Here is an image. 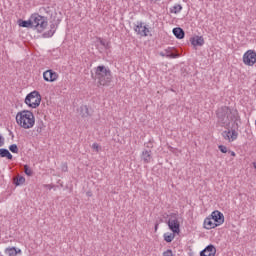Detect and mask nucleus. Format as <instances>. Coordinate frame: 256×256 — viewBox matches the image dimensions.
Instances as JSON below:
<instances>
[{
    "label": "nucleus",
    "instance_id": "obj_1",
    "mask_svg": "<svg viewBox=\"0 0 256 256\" xmlns=\"http://www.w3.org/2000/svg\"><path fill=\"white\" fill-rule=\"evenodd\" d=\"M216 117L220 127H231L232 129H239V112L237 109L230 108L229 106H222L217 109Z\"/></svg>",
    "mask_w": 256,
    "mask_h": 256
},
{
    "label": "nucleus",
    "instance_id": "obj_2",
    "mask_svg": "<svg viewBox=\"0 0 256 256\" xmlns=\"http://www.w3.org/2000/svg\"><path fill=\"white\" fill-rule=\"evenodd\" d=\"M95 79L97 81L98 87H109L111 81H113V75H111V70L105 66H97L95 68Z\"/></svg>",
    "mask_w": 256,
    "mask_h": 256
},
{
    "label": "nucleus",
    "instance_id": "obj_3",
    "mask_svg": "<svg viewBox=\"0 0 256 256\" xmlns=\"http://www.w3.org/2000/svg\"><path fill=\"white\" fill-rule=\"evenodd\" d=\"M16 122L22 129H32L35 125V115L29 110H23L17 113Z\"/></svg>",
    "mask_w": 256,
    "mask_h": 256
},
{
    "label": "nucleus",
    "instance_id": "obj_4",
    "mask_svg": "<svg viewBox=\"0 0 256 256\" xmlns=\"http://www.w3.org/2000/svg\"><path fill=\"white\" fill-rule=\"evenodd\" d=\"M31 23H32V28L37 29L39 33H43V31H45L48 25L47 18L39 14L31 15Z\"/></svg>",
    "mask_w": 256,
    "mask_h": 256
},
{
    "label": "nucleus",
    "instance_id": "obj_5",
    "mask_svg": "<svg viewBox=\"0 0 256 256\" xmlns=\"http://www.w3.org/2000/svg\"><path fill=\"white\" fill-rule=\"evenodd\" d=\"M25 103L28 105V107L37 109V107L41 105V94H39L37 91L31 92L26 96Z\"/></svg>",
    "mask_w": 256,
    "mask_h": 256
},
{
    "label": "nucleus",
    "instance_id": "obj_6",
    "mask_svg": "<svg viewBox=\"0 0 256 256\" xmlns=\"http://www.w3.org/2000/svg\"><path fill=\"white\" fill-rule=\"evenodd\" d=\"M168 227L171 229L172 233H180L181 224L179 223V215L177 213L170 214Z\"/></svg>",
    "mask_w": 256,
    "mask_h": 256
},
{
    "label": "nucleus",
    "instance_id": "obj_7",
    "mask_svg": "<svg viewBox=\"0 0 256 256\" xmlns=\"http://www.w3.org/2000/svg\"><path fill=\"white\" fill-rule=\"evenodd\" d=\"M225 128L228 130H225L224 132H222V137L225 139V141H229V143H233V141H235L239 136L236 130L238 128H233V126L225 127Z\"/></svg>",
    "mask_w": 256,
    "mask_h": 256
},
{
    "label": "nucleus",
    "instance_id": "obj_8",
    "mask_svg": "<svg viewBox=\"0 0 256 256\" xmlns=\"http://www.w3.org/2000/svg\"><path fill=\"white\" fill-rule=\"evenodd\" d=\"M134 31L137 35H140V37H149V35H151V30L143 22H137L134 26Z\"/></svg>",
    "mask_w": 256,
    "mask_h": 256
},
{
    "label": "nucleus",
    "instance_id": "obj_9",
    "mask_svg": "<svg viewBox=\"0 0 256 256\" xmlns=\"http://www.w3.org/2000/svg\"><path fill=\"white\" fill-rule=\"evenodd\" d=\"M243 63L245 65H249L250 67H253L256 63V52L254 50H248L243 55Z\"/></svg>",
    "mask_w": 256,
    "mask_h": 256
},
{
    "label": "nucleus",
    "instance_id": "obj_10",
    "mask_svg": "<svg viewBox=\"0 0 256 256\" xmlns=\"http://www.w3.org/2000/svg\"><path fill=\"white\" fill-rule=\"evenodd\" d=\"M43 78H44V81L53 83L59 79V74H57V72L50 69V70H46L43 73Z\"/></svg>",
    "mask_w": 256,
    "mask_h": 256
},
{
    "label": "nucleus",
    "instance_id": "obj_11",
    "mask_svg": "<svg viewBox=\"0 0 256 256\" xmlns=\"http://www.w3.org/2000/svg\"><path fill=\"white\" fill-rule=\"evenodd\" d=\"M160 56L167 57L168 59H177V57H180L179 53H175V48H171V47L160 52Z\"/></svg>",
    "mask_w": 256,
    "mask_h": 256
},
{
    "label": "nucleus",
    "instance_id": "obj_12",
    "mask_svg": "<svg viewBox=\"0 0 256 256\" xmlns=\"http://www.w3.org/2000/svg\"><path fill=\"white\" fill-rule=\"evenodd\" d=\"M211 217L218 226L223 225V223H225V216L218 210L213 211Z\"/></svg>",
    "mask_w": 256,
    "mask_h": 256
},
{
    "label": "nucleus",
    "instance_id": "obj_13",
    "mask_svg": "<svg viewBox=\"0 0 256 256\" xmlns=\"http://www.w3.org/2000/svg\"><path fill=\"white\" fill-rule=\"evenodd\" d=\"M217 249L213 245H208L203 251H201L200 256H215Z\"/></svg>",
    "mask_w": 256,
    "mask_h": 256
},
{
    "label": "nucleus",
    "instance_id": "obj_14",
    "mask_svg": "<svg viewBox=\"0 0 256 256\" xmlns=\"http://www.w3.org/2000/svg\"><path fill=\"white\" fill-rule=\"evenodd\" d=\"M215 227H219L214 220H212L211 218H206L204 220V228L205 229H215Z\"/></svg>",
    "mask_w": 256,
    "mask_h": 256
},
{
    "label": "nucleus",
    "instance_id": "obj_15",
    "mask_svg": "<svg viewBox=\"0 0 256 256\" xmlns=\"http://www.w3.org/2000/svg\"><path fill=\"white\" fill-rule=\"evenodd\" d=\"M191 44L194 45V47H201L205 44V40L201 36H196L191 39Z\"/></svg>",
    "mask_w": 256,
    "mask_h": 256
},
{
    "label": "nucleus",
    "instance_id": "obj_16",
    "mask_svg": "<svg viewBox=\"0 0 256 256\" xmlns=\"http://www.w3.org/2000/svg\"><path fill=\"white\" fill-rule=\"evenodd\" d=\"M79 111H80V116L82 118H86V117L91 116V114L89 113V107H87V105L80 106Z\"/></svg>",
    "mask_w": 256,
    "mask_h": 256
},
{
    "label": "nucleus",
    "instance_id": "obj_17",
    "mask_svg": "<svg viewBox=\"0 0 256 256\" xmlns=\"http://www.w3.org/2000/svg\"><path fill=\"white\" fill-rule=\"evenodd\" d=\"M151 150H146L142 152V160L144 163H151Z\"/></svg>",
    "mask_w": 256,
    "mask_h": 256
},
{
    "label": "nucleus",
    "instance_id": "obj_18",
    "mask_svg": "<svg viewBox=\"0 0 256 256\" xmlns=\"http://www.w3.org/2000/svg\"><path fill=\"white\" fill-rule=\"evenodd\" d=\"M173 33L177 39H183L185 37V31L182 28H174Z\"/></svg>",
    "mask_w": 256,
    "mask_h": 256
},
{
    "label": "nucleus",
    "instance_id": "obj_19",
    "mask_svg": "<svg viewBox=\"0 0 256 256\" xmlns=\"http://www.w3.org/2000/svg\"><path fill=\"white\" fill-rule=\"evenodd\" d=\"M0 157H6V159H9L10 161L11 159H13V155L11 154V152H9V150L5 148L0 149Z\"/></svg>",
    "mask_w": 256,
    "mask_h": 256
},
{
    "label": "nucleus",
    "instance_id": "obj_20",
    "mask_svg": "<svg viewBox=\"0 0 256 256\" xmlns=\"http://www.w3.org/2000/svg\"><path fill=\"white\" fill-rule=\"evenodd\" d=\"M182 10L183 6H181L180 4H176L172 8H170V13H174L175 15H177V13H181Z\"/></svg>",
    "mask_w": 256,
    "mask_h": 256
},
{
    "label": "nucleus",
    "instance_id": "obj_21",
    "mask_svg": "<svg viewBox=\"0 0 256 256\" xmlns=\"http://www.w3.org/2000/svg\"><path fill=\"white\" fill-rule=\"evenodd\" d=\"M19 25L20 27H27V28L33 27V23L31 22V16L28 21L20 20Z\"/></svg>",
    "mask_w": 256,
    "mask_h": 256
},
{
    "label": "nucleus",
    "instance_id": "obj_22",
    "mask_svg": "<svg viewBox=\"0 0 256 256\" xmlns=\"http://www.w3.org/2000/svg\"><path fill=\"white\" fill-rule=\"evenodd\" d=\"M173 239H175V233H165L164 234V241H166V243H171V241H173Z\"/></svg>",
    "mask_w": 256,
    "mask_h": 256
},
{
    "label": "nucleus",
    "instance_id": "obj_23",
    "mask_svg": "<svg viewBox=\"0 0 256 256\" xmlns=\"http://www.w3.org/2000/svg\"><path fill=\"white\" fill-rule=\"evenodd\" d=\"M24 183H25V177L18 175L17 177L14 178V184L16 186L23 185Z\"/></svg>",
    "mask_w": 256,
    "mask_h": 256
},
{
    "label": "nucleus",
    "instance_id": "obj_24",
    "mask_svg": "<svg viewBox=\"0 0 256 256\" xmlns=\"http://www.w3.org/2000/svg\"><path fill=\"white\" fill-rule=\"evenodd\" d=\"M55 35V24L50 26V30L44 33V37H53Z\"/></svg>",
    "mask_w": 256,
    "mask_h": 256
},
{
    "label": "nucleus",
    "instance_id": "obj_25",
    "mask_svg": "<svg viewBox=\"0 0 256 256\" xmlns=\"http://www.w3.org/2000/svg\"><path fill=\"white\" fill-rule=\"evenodd\" d=\"M24 173L28 175V177H31L33 175V170L29 168V166L24 165Z\"/></svg>",
    "mask_w": 256,
    "mask_h": 256
},
{
    "label": "nucleus",
    "instance_id": "obj_26",
    "mask_svg": "<svg viewBox=\"0 0 256 256\" xmlns=\"http://www.w3.org/2000/svg\"><path fill=\"white\" fill-rule=\"evenodd\" d=\"M9 150L11 151V153H19V148L16 146V144L10 145Z\"/></svg>",
    "mask_w": 256,
    "mask_h": 256
},
{
    "label": "nucleus",
    "instance_id": "obj_27",
    "mask_svg": "<svg viewBox=\"0 0 256 256\" xmlns=\"http://www.w3.org/2000/svg\"><path fill=\"white\" fill-rule=\"evenodd\" d=\"M45 129V125L41 124L39 126L36 127V132L41 135V133H43V130Z\"/></svg>",
    "mask_w": 256,
    "mask_h": 256
},
{
    "label": "nucleus",
    "instance_id": "obj_28",
    "mask_svg": "<svg viewBox=\"0 0 256 256\" xmlns=\"http://www.w3.org/2000/svg\"><path fill=\"white\" fill-rule=\"evenodd\" d=\"M92 149H94V151H96V153H99V151H101V146H99L97 143H94L92 145Z\"/></svg>",
    "mask_w": 256,
    "mask_h": 256
},
{
    "label": "nucleus",
    "instance_id": "obj_29",
    "mask_svg": "<svg viewBox=\"0 0 256 256\" xmlns=\"http://www.w3.org/2000/svg\"><path fill=\"white\" fill-rule=\"evenodd\" d=\"M218 149L219 151H221V153H227V146H223V145H220L218 146Z\"/></svg>",
    "mask_w": 256,
    "mask_h": 256
},
{
    "label": "nucleus",
    "instance_id": "obj_30",
    "mask_svg": "<svg viewBox=\"0 0 256 256\" xmlns=\"http://www.w3.org/2000/svg\"><path fill=\"white\" fill-rule=\"evenodd\" d=\"M163 256H173V250L168 249L165 252H163Z\"/></svg>",
    "mask_w": 256,
    "mask_h": 256
},
{
    "label": "nucleus",
    "instance_id": "obj_31",
    "mask_svg": "<svg viewBox=\"0 0 256 256\" xmlns=\"http://www.w3.org/2000/svg\"><path fill=\"white\" fill-rule=\"evenodd\" d=\"M3 145H5V138L0 134V147H3Z\"/></svg>",
    "mask_w": 256,
    "mask_h": 256
},
{
    "label": "nucleus",
    "instance_id": "obj_32",
    "mask_svg": "<svg viewBox=\"0 0 256 256\" xmlns=\"http://www.w3.org/2000/svg\"><path fill=\"white\" fill-rule=\"evenodd\" d=\"M229 153H230L231 157H235V155H236L234 151H229Z\"/></svg>",
    "mask_w": 256,
    "mask_h": 256
},
{
    "label": "nucleus",
    "instance_id": "obj_33",
    "mask_svg": "<svg viewBox=\"0 0 256 256\" xmlns=\"http://www.w3.org/2000/svg\"><path fill=\"white\" fill-rule=\"evenodd\" d=\"M157 227H159V224H156V225H155V231H157Z\"/></svg>",
    "mask_w": 256,
    "mask_h": 256
},
{
    "label": "nucleus",
    "instance_id": "obj_34",
    "mask_svg": "<svg viewBox=\"0 0 256 256\" xmlns=\"http://www.w3.org/2000/svg\"><path fill=\"white\" fill-rule=\"evenodd\" d=\"M100 43H101V45H103L105 47V42L101 41Z\"/></svg>",
    "mask_w": 256,
    "mask_h": 256
},
{
    "label": "nucleus",
    "instance_id": "obj_35",
    "mask_svg": "<svg viewBox=\"0 0 256 256\" xmlns=\"http://www.w3.org/2000/svg\"><path fill=\"white\" fill-rule=\"evenodd\" d=\"M45 187H49V189H51V186H50V185H46Z\"/></svg>",
    "mask_w": 256,
    "mask_h": 256
},
{
    "label": "nucleus",
    "instance_id": "obj_36",
    "mask_svg": "<svg viewBox=\"0 0 256 256\" xmlns=\"http://www.w3.org/2000/svg\"><path fill=\"white\" fill-rule=\"evenodd\" d=\"M254 169H256V162L254 163Z\"/></svg>",
    "mask_w": 256,
    "mask_h": 256
},
{
    "label": "nucleus",
    "instance_id": "obj_37",
    "mask_svg": "<svg viewBox=\"0 0 256 256\" xmlns=\"http://www.w3.org/2000/svg\"><path fill=\"white\" fill-rule=\"evenodd\" d=\"M64 169H65V171H67V166H65V168H64Z\"/></svg>",
    "mask_w": 256,
    "mask_h": 256
},
{
    "label": "nucleus",
    "instance_id": "obj_38",
    "mask_svg": "<svg viewBox=\"0 0 256 256\" xmlns=\"http://www.w3.org/2000/svg\"><path fill=\"white\" fill-rule=\"evenodd\" d=\"M64 169H65V171H67V166H65V168H64Z\"/></svg>",
    "mask_w": 256,
    "mask_h": 256
}]
</instances>
